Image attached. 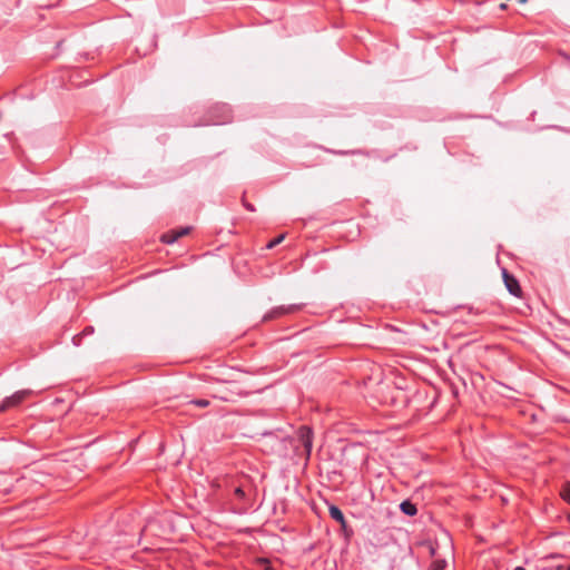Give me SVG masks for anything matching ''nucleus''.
<instances>
[{
  "instance_id": "nucleus-1",
  "label": "nucleus",
  "mask_w": 570,
  "mask_h": 570,
  "mask_svg": "<svg viewBox=\"0 0 570 570\" xmlns=\"http://www.w3.org/2000/svg\"><path fill=\"white\" fill-rule=\"evenodd\" d=\"M29 390H23L14 393L12 396L7 397L2 404L0 405V413L4 412L9 407L16 406L20 404L23 400H26L30 395Z\"/></svg>"
},
{
  "instance_id": "nucleus-2",
  "label": "nucleus",
  "mask_w": 570,
  "mask_h": 570,
  "mask_svg": "<svg viewBox=\"0 0 570 570\" xmlns=\"http://www.w3.org/2000/svg\"><path fill=\"white\" fill-rule=\"evenodd\" d=\"M297 436L299 442L303 444L306 458L308 459L312 450L313 432L308 426H301L297 432Z\"/></svg>"
},
{
  "instance_id": "nucleus-3",
  "label": "nucleus",
  "mask_w": 570,
  "mask_h": 570,
  "mask_svg": "<svg viewBox=\"0 0 570 570\" xmlns=\"http://www.w3.org/2000/svg\"><path fill=\"white\" fill-rule=\"evenodd\" d=\"M190 233V227H183L179 229L169 230L161 236V242L171 244L175 243L178 238L186 236Z\"/></svg>"
},
{
  "instance_id": "nucleus-4",
  "label": "nucleus",
  "mask_w": 570,
  "mask_h": 570,
  "mask_svg": "<svg viewBox=\"0 0 570 570\" xmlns=\"http://www.w3.org/2000/svg\"><path fill=\"white\" fill-rule=\"evenodd\" d=\"M502 277H503L507 289L511 294L519 296L521 293V288L519 286L518 281L511 274H509L508 271H505V269H503V272H502Z\"/></svg>"
},
{
  "instance_id": "nucleus-5",
  "label": "nucleus",
  "mask_w": 570,
  "mask_h": 570,
  "mask_svg": "<svg viewBox=\"0 0 570 570\" xmlns=\"http://www.w3.org/2000/svg\"><path fill=\"white\" fill-rule=\"evenodd\" d=\"M328 512H330V515L341 524L342 529L345 530L346 521H345L343 512L336 505H331L328 508Z\"/></svg>"
},
{
  "instance_id": "nucleus-6",
  "label": "nucleus",
  "mask_w": 570,
  "mask_h": 570,
  "mask_svg": "<svg viewBox=\"0 0 570 570\" xmlns=\"http://www.w3.org/2000/svg\"><path fill=\"white\" fill-rule=\"evenodd\" d=\"M400 509L402 510L403 513L411 517L415 515L417 512L416 507L410 501H403L400 505Z\"/></svg>"
},
{
  "instance_id": "nucleus-7",
  "label": "nucleus",
  "mask_w": 570,
  "mask_h": 570,
  "mask_svg": "<svg viewBox=\"0 0 570 570\" xmlns=\"http://www.w3.org/2000/svg\"><path fill=\"white\" fill-rule=\"evenodd\" d=\"M92 333H94V327H92V326H88V327H86V328L82 331V333H81V334L73 336V338H72L73 344H75L76 346H79V345H80V343H81V338H82V336H83V335H88V334H92Z\"/></svg>"
},
{
  "instance_id": "nucleus-8",
  "label": "nucleus",
  "mask_w": 570,
  "mask_h": 570,
  "mask_svg": "<svg viewBox=\"0 0 570 570\" xmlns=\"http://www.w3.org/2000/svg\"><path fill=\"white\" fill-rule=\"evenodd\" d=\"M285 238V234H282L279 236H277L276 238L272 239L268 244H267V248L268 249H272L274 248L275 246H277L278 244H281Z\"/></svg>"
},
{
  "instance_id": "nucleus-9",
  "label": "nucleus",
  "mask_w": 570,
  "mask_h": 570,
  "mask_svg": "<svg viewBox=\"0 0 570 570\" xmlns=\"http://www.w3.org/2000/svg\"><path fill=\"white\" fill-rule=\"evenodd\" d=\"M446 562L444 560H435L429 570H444Z\"/></svg>"
},
{
  "instance_id": "nucleus-10",
  "label": "nucleus",
  "mask_w": 570,
  "mask_h": 570,
  "mask_svg": "<svg viewBox=\"0 0 570 570\" xmlns=\"http://www.w3.org/2000/svg\"><path fill=\"white\" fill-rule=\"evenodd\" d=\"M561 497L563 498L564 501H567L568 503H570V482L564 484L562 491H561Z\"/></svg>"
},
{
  "instance_id": "nucleus-11",
  "label": "nucleus",
  "mask_w": 570,
  "mask_h": 570,
  "mask_svg": "<svg viewBox=\"0 0 570 570\" xmlns=\"http://www.w3.org/2000/svg\"><path fill=\"white\" fill-rule=\"evenodd\" d=\"M259 564L263 567L264 570H274L269 562L265 559L259 560Z\"/></svg>"
},
{
  "instance_id": "nucleus-12",
  "label": "nucleus",
  "mask_w": 570,
  "mask_h": 570,
  "mask_svg": "<svg viewBox=\"0 0 570 570\" xmlns=\"http://www.w3.org/2000/svg\"><path fill=\"white\" fill-rule=\"evenodd\" d=\"M194 403L198 406H202V407H206L209 405V401L208 400H196L194 401Z\"/></svg>"
},
{
  "instance_id": "nucleus-13",
  "label": "nucleus",
  "mask_w": 570,
  "mask_h": 570,
  "mask_svg": "<svg viewBox=\"0 0 570 570\" xmlns=\"http://www.w3.org/2000/svg\"><path fill=\"white\" fill-rule=\"evenodd\" d=\"M282 312H283V309H277V311H275V312H273V313H271V314L265 315V316H264V320H265V321L271 320V318H273L275 315L281 314Z\"/></svg>"
},
{
  "instance_id": "nucleus-14",
  "label": "nucleus",
  "mask_w": 570,
  "mask_h": 570,
  "mask_svg": "<svg viewBox=\"0 0 570 570\" xmlns=\"http://www.w3.org/2000/svg\"><path fill=\"white\" fill-rule=\"evenodd\" d=\"M235 495H237L238 498H244L245 497V492L244 490L242 489V487H237L235 489Z\"/></svg>"
},
{
  "instance_id": "nucleus-15",
  "label": "nucleus",
  "mask_w": 570,
  "mask_h": 570,
  "mask_svg": "<svg viewBox=\"0 0 570 570\" xmlns=\"http://www.w3.org/2000/svg\"><path fill=\"white\" fill-rule=\"evenodd\" d=\"M425 544H426V546H428V548H429V552H430V554H431L432 557H433V556H435V547H434L432 543H430V542H426Z\"/></svg>"
},
{
  "instance_id": "nucleus-16",
  "label": "nucleus",
  "mask_w": 570,
  "mask_h": 570,
  "mask_svg": "<svg viewBox=\"0 0 570 570\" xmlns=\"http://www.w3.org/2000/svg\"><path fill=\"white\" fill-rule=\"evenodd\" d=\"M567 569H568V568H566V567H563V566H558V567L556 568V570H567Z\"/></svg>"
},
{
  "instance_id": "nucleus-17",
  "label": "nucleus",
  "mask_w": 570,
  "mask_h": 570,
  "mask_svg": "<svg viewBox=\"0 0 570 570\" xmlns=\"http://www.w3.org/2000/svg\"><path fill=\"white\" fill-rule=\"evenodd\" d=\"M500 9L505 10L507 9V4L505 3H501L500 4Z\"/></svg>"
},
{
  "instance_id": "nucleus-18",
  "label": "nucleus",
  "mask_w": 570,
  "mask_h": 570,
  "mask_svg": "<svg viewBox=\"0 0 570 570\" xmlns=\"http://www.w3.org/2000/svg\"><path fill=\"white\" fill-rule=\"evenodd\" d=\"M514 570H525V569L522 567H517Z\"/></svg>"
},
{
  "instance_id": "nucleus-19",
  "label": "nucleus",
  "mask_w": 570,
  "mask_h": 570,
  "mask_svg": "<svg viewBox=\"0 0 570 570\" xmlns=\"http://www.w3.org/2000/svg\"><path fill=\"white\" fill-rule=\"evenodd\" d=\"M528 0H519L520 3H525Z\"/></svg>"
},
{
  "instance_id": "nucleus-20",
  "label": "nucleus",
  "mask_w": 570,
  "mask_h": 570,
  "mask_svg": "<svg viewBox=\"0 0 570 570\" xmlns=\"http://www.w3.org/2000/svg\"><path fill=\"white\" fill-rule=\"evenodd\" d=\"M567 570H570V566L568 567V569H567Z\"/></svg>"
}]
</instances>
